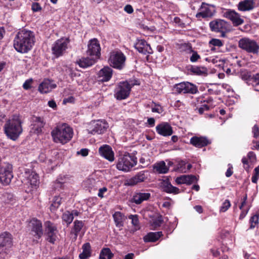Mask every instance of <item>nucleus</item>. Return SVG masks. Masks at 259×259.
Masks as SVG:
<instances>
[{
  "label": "nucleus",
  "instance_id": "1",
  "mask_svg": "<svg viewBox=\"0 0 259 259\" xmlns=\"http://www.w3.org/2000/svg\"><path fill=\"white\" fill-rule=\"evenodd\" d=\"M34 43L33 33L31 31L23 29L17 33L14 40V47L17 51L25 53L32 48Z\"/></svg>",
  "mask_w": 259,
  "mask_h": 259
},
{
  "label": "nucleus",
  "instance_id": "2",
  "mask_svg": "<svg viewBox=\"0 0 259 259\" xmlns=\"http://www.w3.org/2000/svg\"><path fill=\"white\" fill-rule=\"evenodd\" d=\"M54 141L62 144L69 142L72 138V128L66 123L58 125L51 132Z\"/></svg>",
  "mask_w": 259,
  "mask_h": 259
},
{
  "label": "nucleus",
  "instance_id": "3",
  "mask_svg": "<svg viewBox=\"0 0 259 259\" xmlns=\"http://www.w3.org/2000/svg\"><path fill=\"white\" fill-rule=\"evenodd\" d=\"M21 121L18 115H14L5 125V132L8 138L15 141L22 132Z\"/></svg>",
  "mask_w": 259,
  "mask_h": 259
},
{
  "label": "nucleus",
  "instance_id": "4",
  "mask_svg": "<svg viewBox=\"0 0 259 259\" xmlns=\"http://www.w3.org/2000/svg\"><path fill=\"white\" fill-rule=\"evenodd\" d=\"M137 158L129 153L120 155L116 164V168L124 172L129 171L137 164Z\"/></svg>",
  "mask_w": 259,
  "mask_h": 259
},
{
  "label": "nucleus",
  "instance_id": "5",
  "mask_svg": "<svg viewBox=\"0 0 259 259\" xmlns=\"http://www.w3.org/2000/svg\"><path fill=\"white\" fill-rule=\"evenodd\" d=\"M125 55L120 50L116 49L110 52L108 62L112 67L120 70L125 66Z\"/></svg>",
  "mask_w": 259,
  "mask_h": 259
},
{
  "label": "nucleus",
  "instance_id": "6",
  "mask_svg": "<svg viewBox=\"0 0 259 259\" xmlns=\"http://www.w3.org/2000/svg\"><path fill=\"white\" fill-rule=\"evenodd\" d=\"M12 245L11 234L4 232L0 234V259H7L10 248Z\"/></svg>",
  "mask_w": 259,
  "mask_h": 259
},
{
  "label": "nucleus",
  "instance_id": "7",
  "mask_svg": "<svg viewBox=\"0 0 259 259\" xmlns=\"http://www.w3.org/2000/svg\"><path fill=\"white\" fill-rule=\"evenodd\" d=\"M22 183L27 187L26 191L30 192L36 189L39 184L38 175L34 172L26 171L23 175Z\"/></svg>",
  "mask_w": 259,
  "mask_h": 259
},
{
  "label": "nucleus",
  "instance_id": "8",
  "mask_svg": "<svg viewBox=\"0 0 259 259\" xmlns=\"http://www.w3.org/2000/svg\"><path fill=\"white\" fill-rule=\"evenodd\" d=\"M238 46L242 50L249 53L257 54L259 45L253 39L248 37H243L238 41Z\"/></svg>",
  "mask_w": 259,
  "mask_h": 259
},
{
  "label": "nucleus",
  "instance_id": "9",
  "mask_svg": "<svg viewBox=\"0 0 259 259\" xmlns=\"http://www.w3.org/2000/svg\"><path fill=\"white\" fill-rule=\"evenodd\" d=\"M135 84V83H131L127 81L119 82L115 90V97L117 100L126 99L130 95L131 88Z\"/></svg>",
  "mask_w": 259,
  "mask_h": 259
},
{
  "label": "nucleus",
  "instance_id": "10",
  "mask_svg": "<svg viewBox=\"0 0 259 259\" xmlns=\"http://www.w3.org/2000/svg\"><path fill=\"white\" fill-rule=\"evenodd\" d=\"M108 127V123L105 120H94L90 123L87 131L89 134L92 135L102 134L106 131Z\"/></svg>",
  "mask_w": 259,
  "mask_h": 259
},
{
  "label": "nucleus",
  "instance_id": "11",
  "mask_svg": "<svg viewBox=\"0 0 259 259\" xmlns=\"http://www.w3.org/2000/svg\"><path fill=\"white\" fill-rule=\"evenodd\" d=\"M69 42L68 38L63 37L57 40L52 47L53 54L56 57L63 55L68 48Z\"/></svg>",
  "mask_w": 259,
  "mask_h": 259
},
{
  "label": "nucleus",
  "instance_id": "12",
  "mask_svg": "<svg viewBox=\"0 0 259 259\" xmlns=\"http://www.w3.org/2000/svg\"><path fill=\"white\" fill-rule=\"evenodd\" d=\"M173 91L178 94H195L198 92V89L195 85L187 81L176 84L174 86Z\"/></svg>",
  "mask_w": 259,
  "mask_h": 259
},
{
  "label": "nucleus",
  "instance_id": "13",
  "mask_svg": "<svg viewBox=\"0 0 259 259\" xmlns=\"http://www.w3.org/2000/svg\"><path fill=\"white\" fill-rule=\"evenodd\" d=\"M229 24L224 20L216 19L209 23L210 30L215 32L221 33V35L225 37V32L229 30Z\"/></svg>",
  "mask_w": 259,
  "mask_h": 259
},
{
  "label": "nucleus",
  "instance_id": "14",
  "mask_svg": "<svg viewBox=\"0 0 259 259\" xmlns=\"http://www.w3.org/2000/svg\"><path fill=\"white\" fill-rule=\"evenodd\" d=\"M13 177L12 165L6 163L0 167V182L4 185H9Z\"/></svg>",
  "mask_w": 259,
  "mask_h": 259
},
{
  "label": "nucleus",
  "instance_id": "15",
  "mask_svg": "<svg viewBox=\"0 0 259 259\" xmlns=\"http://www.w3.org/2000/svg\"><path fill=\"white\" fill-rule=\"evenodd\" d=\"M215 13V7L205 3H202L199 9V12L196 14L197 18H210Z\"/></svg>",
  "mask_w": 259,
  "mask_h": 259
},
{
  "label": "nucleus",
  "instance_id": "16",
  "mask_svg": "<svg viewBox=\"0 0 259 259\" xmlns=\"http://www.w3.org/2000/svg\"><path fill=\"white\" fill-rule=\"evenodd\" d=\"M223 16L230 20L234 26H239L244 23V20L240 15L234 10H226L223 12Z\"/></svg>",
  "mask_w": 259,
  "mask_h": 259
},
{
  "label": "nucleus",
  "instance_id": "17",
  "mask_svg": "<svg viewBox=\"0 0 259 259\" xmlns=\"http://www.w3.org/2000/svg\"><path fill=\"white\" fill-rule=\"evenodd\" d=\"M101 47L99 41L96 38L91 39L88 45L87 54L96 59L100 55Z\"/></svg>",
  "mask_w": 259,
  "mask_h": 259
},
{
  "label": "nucleus",
  "instance_id": "18",
  "mask_svg": "<svg viewBox=\"0 0 259 259\" xmlns=\"http://www.w3.org/2000/svg\"><path fill=\"white\" fill-rule=\"evenodd\" d=\"M31 231L36 239H39L42 235V225L40 221L33 219L30 222Z\"/></svg>",
  "mask_w": 259,
  "mask_h": 259
},
{
  "label": "nucleus",
  "instance_id": "19",
  "mask_svg": "<svg viewBox=\"0 0 259 259\" xmlns=\"http://www.w3.org/2000/svg\"><path fill=\"white\" fill-rule=\"evenodd\" d=\"M136 49L143 54H151L152 50L150 46L143 39H138L135 44Z\"/></svg>",
  "mask_w": 259,
  "mask_h": 259
},
{
  "label": "nucleus",
  "instance_id": "20",
  "mask_svg": "<svg viewBox=\"0 0 259 259\" xmlns=\"http://www.w3.org/2000/svg\"><path fill=\"white\" fill-rule=\"evenodd\" d=\"M156 130L158 134L165 137L169 136L173 133L171 126L166 122H163L157 125Z\"/></svg>",
  "mask_w": 259,
  "mask_h": 259
},
{
  "label": "nucleus",
  "instance_id": "21",
  "mask_svg": "<svg viewBox=\"0 0 259 259\" xmlns=\"http://www.w3.org/2000/svg\"><path fill=\"white\" fill-rule=\"evenodd\" d=\"M99 152L101 156L110 161H113L114 160V155L112 148L109 145H105L101 146Z\"/></svg>",
  "mask_w": 259,
  "mask_h": 259
},
{
  "label": "nucleus",
  "instance_id": "22",
  "mask_svg": "<svg viewBox=\"0 0 259 259\" xmlns=\"http://www.w3.org/2000/svg\"><path fill=\"white\" fill-rule=\"evenodd\" d=\"M46 232L48 235V240L49 242L54 243L56 240V228L50 222L45 223Z\"/></svg>",
  "mask_w": 259,
  "mask_h": 259
},
{
  "label": "nucleus",
  "instance_id": "23",
  "mask_svg": "<svg viewBox=\"0 0 259 259\" xmlns=\"http://www.w3.org/2000/svg\"><path fill=\"white\" fill-rule=\"evenodd\" d=\"M113 70L111 68L106 66L101 69L98 73L99 81L105 82L109 81L112 76Z\"/></svg>",
  "mask_w": 259,
  "mask_h": 259
},
{
  "label": "nucleus",
  "instance_id": "24",
  "mask_svg": "<svg viewBox=\"0 0 259 259\" xmlns=\"http://www.w3.org/2000/svg\"><path fill=\"white\" fill-rule=\"evenodd\" d=\"M255 7V2L253 0H243L240 1L237 6L238 10L240 11H249Z\"/></svg>",
  "mask_w": 259,
  "mask_h": 259
},
{
  "label": "nucleus",
  "instance_id": "25",
  "mask_svg": "<svg viewBox=\"0 0 259 259\" xmlns=\"http://www.w3.org/2000/svg\"><path fill=\"white\" fill-rule=\"evenodd\" d=\"M190 143L196 147L201 148L207 146L209 141L205 137L194 136L191 138Z\"/></svg>",
  "mask_w": 259,
  "mask_h": 259
},
{
  "label": "nucleus",
  "instance_id": "26",
  "mask_svg": "<svg viewBox=\"0 0 259 259\" xmlns=\"http://www.w3.org/2000/svg\"><path fill=\"white\" fill-rule=\"evenodd\" d=\"M56 85L49 79H45L38 87V90L41 93H47L55 89Z\"/></svg>",
  "mask_w": 259,
  "mask_h": 259
},
{
  "label": "nucleus",
  "instance_id": "27",
  "mask_svg": "<svg viewBox=\"0 0 259 259\" xmlns=\"http://www.w3.org/2000/svg\"><path fill=\"white\" fill-rule=\"evenodd\" d=\"M150 196V193L147 192L136 193L132 198V201L137 204H139L144 201L147 200Z\"/></svg>",
  "mask_w": 259,
  "mask_h": 259
},
{
  "label": "nucleus",
  "instance_id": "28",
  "mask_svg": "<svg viewBox=\"0 0 259 259\" xmlns=\"http://www.w3.org/2000/svg\"><path fill=\"white\" fill-rule=\"evenodd\" d=\"M177 184H186L190 185L192 183L197 181L196 177L192 175H183L177 177L175 180Z\"/></svg>",
  "mask_w": 259,
  "mask_h": 259
},
{
  "label": "nucleus",
  "instance_id": "29",
  "mask_svg": "<svg viewBox=\"0 0 259 259\" xmlns=\"http://www.w3.org/2000/svg\"><path fill=\"white\" fill-rule=\"evenodd\" d=\"M44 124L45 123L40 117H34L33 118V124H32L33 132L37 134L41 133Z\"/></svg>",
  "mask_w": 259,
  "mask_h": 259
},
{
  "label": "nucleus",
  "instance_id": "30",
  "mask_svg": "<svg viewBox=\"0 0 259 259\" xmlns=\"http://www.w3.org/2000/svg\"><path fill=\"white\" fill-rule=\"evenodd\" d=\"M190 71L193 74L202 76H206L208 74V69L202 66H193L190 68Z\"/></svg>",
  "mask_w": 259,
  "mask_h": 259
},
{
  "label": "nucleus",
  "instance_id": "31",
  "mask_svg": "<svg viewBox=\"0 0 259 259\" xmlns=\"http://www.w3.org/2000/svg\"><path fill=\"white\" fill-rule=\"evenodd\" d=\"M97 59L92 57H83L78 62L79 66L82 68H87L93 65Z\"/></svg>",
  "mask_w": 259,
  "mask_h": 259
},
{
  "label": "nucleus",
  "instance_id": "32",
  "mask_svg": "<svg viewBox=\"0 0 259 259\" xmlns=\"http://www.w3.org/2000/svg\"><path fill=\"white\" fill-rule=\"evenodd\" d=\"M184 48V50L189 53H192V55L190 58V60L191 62H196L200 59V56L198 54L197 52L193 51L192 47L188 44H184L182 46Z\"/></svg>",
  "mask_w": 259,
  "mask_h": 259
},
{
  "label": "nucleus",
  "instance_id": "33",
  "mask_svg": "<svg viewBox=\"0 0 259 259\" xmlns=\"http://www.w3.org/2000/svg\"><path fill=\"white\" fill-rule=\"evenodd\" d=\"M113 218L115 225L118 228H122L123 226V222L125 220V217L121 212L116 211L113 214Z\"/></svg>",
  "mask_w": 259,
  "mask_h": 259
},
{
  "label": "nucleus",
  "instance_id": "34",
  "mask_svg": "<svg viewBox=\"0 0 259 259\" xmlns=\"http://www.w3.org/2000/svg\"><path fill=\"white\" fill-rule=\"evenodd\" d=\"M82 252L79 255L80 259H87L91 256V247L89 243H84L82 246Z\"/></svg>",
  "mask_w": 259,
  "mask_h": 259
},
{
  "label": "nucleus",
  "instance_id": "35",
  "mask_svg": "<svg viewBox=\"0 0 259 259\" xmlns=\"http://www.w3.org/2000/svg\"><path fill=\"white\" fill-rule=\"evenodd\" d=\"M162 235L161 232H150L144 237V240L145 242H155Z\"/></svg>",
  "mask_w": 259,
  "mask_h": 259
},
{
  "label": "nucleus",
  "instance_id": "36",
  "mask_svg": "<svg viewBox=\"0 0 259 259\" xmlns=\"http://www.w3.org/2000/svg\"><path fill=\"white\" fill-rule=\"evenodd\" d=\"M154 169L159 174H165L168 170V167L163 161L155 163L154 165Z\"/></svg>",
  "mask_w": 259,
  "mask_h": 259
},
{
  "label": "nucleus",
  "instance_id": "37",
  "mask_svg": "<svg viewBox=\"0 0 259 259\" xmlns=\"http://www.w3.org/2000/svg\"><path fill=\"white\" fill-rule=\"evenodd\" d=\"M62 198L59 196H55L53 197L50 209L52 212H55L60 206L61 203Z\"/></svg>",
  "mask_w": 259,
  "mask_h": 259
},
{
  "label": "nucleus",
  "instance_id": "38",
  "mask_svg": "<svg viewBox=\"0 0 259 259\" xmlns=\"http://www.w3.org/2000/svg\"><path fill=\"white\" fill-rule=\"evenodd\" d=\"M113 254L108 248H103L100 254V259H111Z\"/></svg>",
  "mask_w": 259,
  "mask_h": 259
},
{
  "label": "nucleus",
  "instance_id": "39",
  "mask_svg": "<svg viewBox=\"0 0 259 259\" xmlns=\"http://www.w3.org/2000/svg\"><path fill=\"white\" fill-rule=\"evenodd\" d=\"M83 226V222L81 221L76 220L74 222V228L72 232L74 234L75 238L77 237L78 233L80 231Z\"/></svg>",
  "mask_w": 259,
  "mask_h": 259
},
{
  "label": "nucleus",
  "instance_id": "40",
  "mask_svg": "<svg viewBox=\"0 0 259 259\" xmlns=\"http://www.w3.org/2000/svg\"><path fill=\"white\" fill-rule=\"evenodd\" d=\"M128 219L132 220V224L135 227L134 231L140 229L139 221L137 215H130Z\"/></svg>",
  "mask_w": 259,
  "mask_h": 259
},
{
  "label": "nucleus",
  "instance_id": "41",
  "mask_svg": "<svg viewBox=\"0 0 259 259\" xmlns=\"http://www.w3.org/2000/svg\"><path fill=\"white\" fill-rule=\"evenodd\" d=\"M62 219L67 224H70L71 223L73 220L72 214L69 211H66L62 215Z\"/></svg>",
  "mask_w": 259,
  "mask_h": 259
},
{
  "label": "nucleus",
  "instance_id": "42",
  "mask_svg": "<svg viewBox=\"0 0 259 259\" xmlns=\"http://www.w3.org/2000/svg\"><path fill=\"white\" fill-rule=\"evenodd\" d=\"M164 190L167 193L178 194L180 192L179 188L173 186L170 184H167L164 187Z\"/></svg>",
  "mask_w": 259,
  "mask_h": 259
},
{
  "label": "nucleus",
  "instance_id": "43",
  "mask_svg": "<svg viewBox=\"0 0 259 259\" xmlns=\"http://www.w3.org/2000/svg\"><path fill=\"white\" fill-rule=\"evenodd\" d=\"M259 217L257 214L252 216L249 220V229H253L258 224Z\"/></svg>",
  "mask_w": 259,
  "mask_h": 259
},
{
  "label": "nucleus",
  "instance_id": "44",
  "mask_svg": "<svg viewBox=\"0 0 259 259\" xmlns=\"http://www.w3.org/2000/svg\"><path fill=\"white\" fill-rule=\"evenodd\" d=\"M231 206V203L229 200H225L220 207V212H224L226 211Z\"/></svg>",
  "mask_w": 259,
  "mask_h": 259
},
{
  "label": "nucleus",
  "instance_id": "45",
  "mask_svg": "<svg viewBox=\"0 0 259 259\" xmlns=\"http://www.w3.org/2000/svg\"><path fill=\"white\" fill-rule=\"evenodd\" d=\"M259 178V165L256 167L253 171V176L251 178L252 183L256 184Z\"/></svg>",
  "mask_w": 259,
  "mask_h": 259
},
{
  "label": "nucleus",
  "instance_id": "46",
  "mask_svg": "<svg viewBox=\"0 0 259 259\" xmlns=\"http://www.w3.org/2000/svg\"><path fill=\"white\" fill-rule=\"evenodd\" d=\"M138 183L144 182L147 178V177L145 175V171H141L139 172L137 175L135 176Z\"/></svg>",
  "mask_w": 259,
  "mask_h": 259
},
{
  "label": "nucleus",
  "instance_id": "47",
  "mask_svg": "<svg viewBox=\"0 0 259 259\" xmlns=\"http://www.w3.org/2000/svg\"><path fill=\"white\" fill-rule=\"evenodd\" d=\"M138 183H139L135 176L131 179H127L125 181V185L126 186H134Z\"/></svg>",
  "mask_w": 259,
  "mask_h": 259
},
{
  "label": "nucleus",
  "instance_id": "48",
  "mask_svg": "<svg viewBox=\"0 0 259 259\" xmlns=\"http://www.w3.org/2000/svg\"><path fill=\"white\" fill-rule=\"evenodd\" d=\"M251 133L253 138L257 139L259 137V126L256 124L251 128Z\"/></svg>",
  "mask_w": 259,
  "mask_h": 259
},
{
  "label": "nucleus",
  "instance_id": "49",
  "mask_svg": "<svg viewBox=\"0 0 259 259\" xmlns=\"http://www.w3.org/2000/svg\"><path fill=\"white\" fill-rule=\"evenodd\" d=\"M209 44L213 46L216 47H222L223 45V43L219 39L213 38L209 41Z\"/></svg>",
  "mask_w": 259,
  "mask_h": 259
},
{
  "label": "nucleus",
  "instance_id": "50",
  "mask_svg": "<svg viewBox=\"0 0 259 259\" xmlns=\"http://www.w3.org/2000/svg\"><path fill=\"white\" fill-rule=\"evenodd\" d=\"M151 110L153 112H156L159 114L162 113L163 111L162 107L158 104H155L154 106H152Z\"/></svg>",
  "mask_w": 259,
  "mask_h": 259
},
{
  "label": "nucleus",
  "instance_id": "51",
  "mask_svg": "<svg viewBox=\"0 0 259 259\" xmlns=\"http://www.w3.org/2000/svg\"><path fill=\"white\" fill-rule=\"evenodd\" d=\"M253 79L254 81V90L259 91V73L254 76Z\"/></svg>",
  "mask_w": 259,
  "mask_h": 259
},
{
  "label": "nucleus",
  "instance_id": "52",
  "mask_svg": "<svg viewBox=\"0 0 259 259\" xmlns=\"http://www.w3.org/2000/svg\"><path fill=\"white\" fill-rule=\"evenodd\" d=\"M185 162L184 161H180L175 168V170L181 172H185L183 170V167L185 165Z\"/></svg>",
  "mask_w": 259,
  "mask_h": 259
},
{
  "label": "nucleus",
  "instance_id": "53",
  "mask_svg": "<svg viewBox=\"0 0 259 259\" xmlns=\"http://www.w3.org/2000/svg\"><path fill=\"white\" fill-rule=\"evenodd\" d=\"M32 83V79L31 78L26 80L23 83V87L25 90L29 89L31 88V85Z\"/></svg>",
  "mask_w": 259,
  "mask_h": 259
},
{
  "label": "nucleus",
  "instance_id": "54",
  "mask_svg": "<svg viewBox=\"0 0 259 259\" xmlns=\"http://www.w3.org/2000/svg\"><path fill=\"white\" fill-rule=\"evenodd\" d=\"M31 9L33 12H38L41 10V8L38 3H34L32 4Z\"/></svg>",
  "mask_w": 259,
  "mask_h": 259
},
{
  "label": "nucleus",
  "instance_id": "55",
  "mask_svg": "<svg viewBox=\"0 0 259 259\" xmlns=\"http://www.w3.org/2000/svg\"><path fill=\"white\" fill-rule=\"evenodd\" d=\"M247 158L250 162H253L256 160L255 154L252 151H250L247 154Z\"/></svg>",
  "mask_w": 259,
  "mask_h": 259
},
{
  "label": "nucleus",
  "instance_id": "56",
  "mask_svg": "<svg viewBox=\"0 0 259 259\" xmlns=\"http://www.w3.org/2000/svg\"><path fill=\"white\" fill-rule=\"evenodd\" d=\"M78 155H81L82 156H86L89 154V150L88 149H81L80 151L77 152Z\"/></svg>",
  "mask_w": 259,
  "mask_h": 259
},
{
  "label": "nucleus",
  "instance_id": "57",
  "mask_svg": "<svg viewBox=\"0 0 259 259\" xmlns=\"http://www.w3.org/2000/svg\"><path fill=\"white\" fill-rule=\"evenodd\" d=\"M107 189L106 187H103L99 190L98 196L100 198L104 197V194L106 192Z\"/></svg>",
  "mask_w": 259,
  "mask_h": 259
},
{
  "label": "nucleus",
  "instance_id": "58",
  "mask_svg": "<svg viewBox=\"0 0 259 259\" xmlns=\"http://www.w3.org/2000/svg\"><path fill=\"white\" fill-rule=\"evenodd\" d=\"M124 10L128 14H132L134 11L132 6L130 5H126L124 8Z\"/></svg>",
  "mask_w": 259,
  "mask_h": 259
},
{
  "label": "nucleus",
  "instance_id": "59",
  "mask_svg": "<svg viewBox=\"0 0 259 259\" xmlns=\"http://www.w3.org/2000/svg\"><path fill=\"white\" fill-rule=\"evenodd\" d=\"M249 209H247L246 210H242L240 215H239V219L242 220L245 218V217L246 215L248 212Z\"/></svg>",
  "mask_w": 259,
  "mask_h": 259
},
{
  "label": "nucleus",
  "instance_id": "60",
  "mask_svg": "<svg viewBox=\"0 0 259 259\" xmlns=\"http://www.w3.org/2000/svg\"><path fill=\"white\" fill-rule=\"evenodd\" d=\"M74 101V98L72 97H69L68 98H65L63 100V103L66 104L67 103H72Z\"/></svg>",
  "mask_w": 259,
  "mask_h": 259
},
{
  "label": "nucleus",
  "instance_id": "61",
  "mask_svg": "<svg viewBox=\"0 0 259 259\" xmlns=\"http://www.w3.org/2000/svg\"><path fill=\"white\" fill-rule=\"evenodd\" d=\"M232 166H230L226 172L225 175L227 177H230L232 175L233 171L232 170Z\"/></svg>",
  "mask_w": 259,
  "mask_h": 259
},
{
  "label": "nucleus",
  "instance_id": "62",
  "mask_svg": "<svg viewBox=\"0 0 259 259\" xmlns=\"http://www.w3.org/2000/svg\"><path fill=\"white\" fill-rule=\"evenodd\" d=\"M48 105L53 109H55L57 107L56 102L54 100L49 101L48 102Z\"/></svg>",
  "mask_w": 259,
  "mask_h": 259
},
{
  "label": "nucleus",
  "instance_id": "63",
  "mask_svg": "<svg viewBox=\"0 0 259 259\" xmlns=\"http://www.w3.org/2000/svg\"><path fill=\"white\" fill-rule=\"evenodd\" d=\"M194 208L197 212L199 213H201L203 212V208L200 205H196L194 206Z\"/></svg>",
  "mask_w": 259,
  "mask_h": 259
},
{
  "label": "nucleus",
  "instance_id": "64",
  "mask_svg": "<svg viewBox=\"0 0 259 259\" xmlns=\"http://www.w3.org/2000/svg\"><path fill=\"white\" fill-rule=\"evenodd\" d=\"M147 122L150 126H153L155 123V119L153 118H149L148 119Z\"/></svg>",
  "mask_w": 259,
  "mask_h": 259
}]
</instances>
